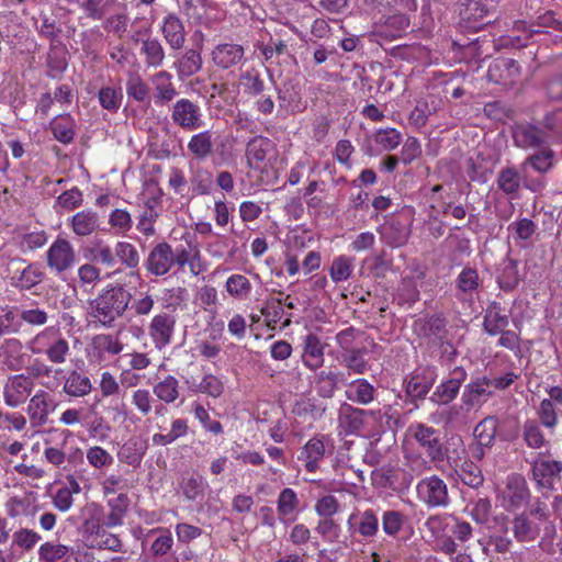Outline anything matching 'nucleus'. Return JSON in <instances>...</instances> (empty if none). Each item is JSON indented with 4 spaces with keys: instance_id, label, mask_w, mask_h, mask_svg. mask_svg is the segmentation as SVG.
Listing matches in <instances>:
<instances>
[{
    "instance_id": "obj_39",
    "label": "nucleus",
    "mask_w": 562,
    "mask_h": 562,
    "mask_svg": "<svg viewBox=\"0 0 562 562\" xmlns=\"http://www.w3.org/2000/svg\"><path fill=\"white\" fill-rule=\"evenodd\" d=\"M469 177L471 181L485 184L492 173V159L490 156L477 154L475 158L470 159Z\"/></svg>"
},
{
    "instance_id": "obj_6",
    "label": "nucleus",
    "mask_w": 562,
    "mask_h": 562,
    "mask_svg": "<svg viewBox=\"0 0 562 562\" xmlns=\"http://www.w3.org/2000/svg\"><path fill=\"white\" fill-rule=\"evenodd\" d=\"M170 111L173 124L184 131H195L203 125L201 108L189 99L177 100Z\"/></svg>"
},
{
    "instance_id": "obj_50",
    "label": "nucleus",
    "mask_w": 562,
    "mask_h": 562,
    "mask_svg": "<svg viewBox=\"0 0 562 562\" xmlns=\"http://www.w3.org/2000/svg\"><path fill=\"white\" fill-rule=\"evenodd\" d=\"M358 532L364 538H371L379 531V518L372 509H367L359 515Z\"/></svg>"
},
{
    "instance_id": "obj_59",
    "label": "nucleus",
    "mask_w": 562,
    "mask_h": 562,
    "mask_svg": "<svg viewBox=\"0 0 562 562\" xmlns=\"http://www.w3.org/2000/svg\"><path fill=\"white\" fill-rule=\"evenodd\" d=\"M536 229L537 225L529 218H521L508 225V232L521 240L530 239Z\"/></svg>"
},
{
    "instance_id": "obj_43",
    "label": "nucleus",
    "mask_w": 562,
    "mask_h": 562,
    "mask_svg": "<svg viewBox=\"0 0 562 562\" xmlns=\"http://www.w3.org/2000/svg\"><path fill=\"white\" fill-rule=\"evenodd\" d=\"M519 282L517 262L508 259L501 263L497 276V283L504 290L514 289Z\"/></svg>"
},
{
    "instance_id": "obj_56",
    "label": "nucleus",
    "mask_w": 562,
    "mask_h": 562,
    "mask_svg": "<svg viewBox=\"0 0 562 562\" xmlns=\"http://www.w3.org/2000/svg\"><path fill=\"white\" fill-rule=\"evenodd\" d=\"M92 344L94 349L101 353L108 352L110 355H117L123 349V345L120 340L108 334L97 335L93 338Z\"/></svg>"
},
{
    "instance_id": "obj_57",
    "label": "nucleus",
    "mask_w": 562,
    "mask_h": 562,
    "mask_svg": "<svg viewBox=\"0 0 562 562\" xmlns=\"http://www.w3.org/2000/svg\"><path fill=\"white\" fill-rule=\"evenodd\" d=\"M122 98L123 94L121 89L104 87L99 91L100 104L103 109L109 111H117L121 105Z\"/></svg>"
},
{
    "instance_id": "obj_7",
    "label": "nucleus",
    "mask_w": 562,
    "mask_h": 562,
    "mask_svg": "<svg viewBox=\"0 0 562 562\" xmlns=\"http://www.w3.org/2000/svg\"><path fill=\"white\" fill-rule=\"evenodd\" d=\"M416 490L418 498L428 507H446L450 502L447 484L437 475L420 480Z\"/></svg>"
},
{
    "instance_id": "obj_41",
    "label": "nucleus",
    "mask_w": 562,
    "mask_h": 562,
    "mask_svg": "<svg viewBox=\"0 0 562 562\" xmlns=\"http://www.w3.org/2000/svg\"><path fill=\"white\" fill-rule=\"evenodd\" d=\"M92 389L90 379L82 375L80 372L72 370L64 384V391L75 397L85 396L90 393Z\"/></svg>"
},
{
    "instance_id": "obj_35",
    "label": "nucleus",
    "mask_w": 562,
    "mask_h": 562,
    "mask_svg": "<svg viewBox=\"0 0 562 562\" xmlns=\"http://www.w3.org/2000/svg\"><path fill=\"white\" fill-rule=\"evenodd\" d=\"M99 226V217L95 212L81 211L71 218V227L76 235L88 236Z\"/></svg>"
},
{
    "instance_id": "obj_38",
    "label": "nucleus",
    "mask_w": 562,
    "mask_h": 562,
    "mask_svg": "<svg viewBox=\"0 0 562 562\" xmlns=\"http://www.w3.org/2000/svg\"><path fill=\"white\" fill-rule=\"evenodd\" d=\"M87 250L90 260L97 265H102L106 268H113L116 265L114 249L101 239L93 241Z\"/></svg>"
},
{
    "instance_id": "obj_32",
    "label": "nucleus",
    "mask_w": 562,
    "mask_h": 562,
    "mask_svg": "<svg viewBox=\"0 0 562 562\" xmlns=\"http://www.w3.org/2000/svg\"><path fill=\"white\" fill-rule=\"evenodd\" d=\"M49 395L47 392L40 390L30 400L27 414L32 420H37L40 425L46 424L49 414Z\"/></svg>"
},
{
    "instance_id": "obj_29",
    "label": "nucleus",
    "mask_w": 562,
    "mask_h": 562,
    "mask_svg": "<svg viewBox=\"0 0 562 562\" xmlns=\"http://www.w3.org/2000/svg\"><path fill=\"white\" fill-rule=\"evenodd\" d=\"M488 9L481 0H464L461 3L460 16L472 27H479L483 19L487 16Z\"/></svg>"
},
{
    "instance_id": "obj_52",
    "label": "nucleus",
    "mask_w": 562,
    "mask_h": 562,
    "mask_svg": "<svg viewBox=\"0 0 562 562\" xmlns=\"http://www.w3.org/2000/svg\"><path fill=\"white\" fill-rule=\"evenodd\" d=\"M240 82L244 87L245 93L249 95H258L265 90V82L260 77V74L255 69H250L241 74Z\"/></svg>"
},
{
    "instance_id": "obj_16",
    "label": "nucleus",
    "mask_w": 562,
    "mask_h": 562,
    "mask_svg": "<svg viewBox=\"0 0 562 562\" xmlns=\"http://www.w3.org/2000/svg\"><path fill=\"white\" fill-rule=\"evenodd\" d=\"M447 321L441 315H431L416 319L414 322V331L423 338L441 340L447 334Z\"/></svg>"
},
{
    "instance_id": "obj_14",
    "label": "nucleus",
    "mask_w": 562,
    "mask_h": 562,
    "mask_svg": "<svg viewBox=\"0 0 562 562\" xmlns=\"http://www.w3.org/2000/svg\"><path fill=\"white\" fill-rule=\"evenodd\" d=\"M154 87V99L156 104H166L171 102L178 94L177 88L172 82V76L166 70H160L150 77Z\"/></svg>"
},
{
    "instance_id": "obj_48",
    "label": "nucleus",
    "mask_w": 562,
    "mask_h": 562,
    "mask_svg": "<svg viewBox=\"0 0 562 562\" xmlns=\"http://www.w3.org/2000/svg\"><path fill=\"white\" fill-rule=\"evenodd\" d=\"M396 297L400 305H413L419 301V289L417 282L413 278H404L398 286Z\"/></svg>"
},
{
    "instance_id": "obj_15",
    "label": "nucleus",
    "mask_w": 562,
    "mask_h": 562,
    "mask_svg": "<svg viewBox=\"0 0 562 562\" xmlns=\"http://www.w3.org/2000/svg\"><path fill=\"white\" fill-rule=\"evenodd\" d=\"M380 234L386 245L396 248L407 243L411 231L406 223L392 218L381 226Z\"/></svg>"
},
{
    "instance_id": "obj_61",
    "label": "nucleus",
    "mask_w": 562,
    "mask_h": 562,
    "mask_svg": "<svg viewBox=\"0 0 562 562\" xmlns=\"http://www.w3.org/2000/svg\"><path fill=\"white\" fill-rule=\"evenodd\" d=\"M69 352V344L65 338L55 339L46 349L45 353L53 363H63Z\"/></svg>"
},
{
    "instance_id": "obj_22",
    "label": "nucleus",
    "mask_w": 562,
    "mask_h": 562,
    "mask_svg": "<svg viewBox=\"0 0 562 562\" xmlns=\"http://www.w3.org/2000/svg\"><path fill=\"white\" fill-rule=\"evenodd\" d=\"M130 504V497L125 493H120L115 497L110 498L108 501L110 512L104 516L103 525L108 528L121 526L128 510Z\"/></svg>"
},
{
    "instance_id": "obj_31",
    "label": "nucleus",
    "mask_w": 562,
    "mask_h": 562,
    "mask_svg": "<svg viewBox=\"0 0 562 562\" xmlns=\"http://www.w3.org/2000/svg\"><path fill=\"white\" fill-rule=\"evenodd\" d=\"M180 487L187 499L195 501L204 496L207 483L198 472H192L191 474L182 475Z\"/></svg>"
},
{
    "instance_id": "obj_33",
    "label": "nucleus",
    "mask_w": 562,
    "mask_h": 562,
    "mask_svg": "<svg viewBox=\"0 0 562 562\" xmlns=\"http://www.w3.org/2000/svg\"><path fill=\"white\" fill-rule=\"evenodd\" d=\"M495 68L498 74V79L494 80V82L504 86V87H513L519 80L520 76V67L519 64L514 59L503 58L497 61Z\"/></svg>"
},
{
    "instance_id": "obj_37",
    "label": "nucleus",
    "mask_w": 562,
    "mask_h": 562,
    "mask_svg": "<svg viewBox=\"0 0 562 562\" xmlns=\"http://www.w3.org/2000/svg\"><path fill=\"white\" fill-rule=\"evenodd\" d=\"M114 254L116 262L120 261L126 269H138L140 256L133 244L127 241H117L114 246Z\"/></svg>"
},
{
    "instance_id": "obj_40",
    "label": "nucleus",
    "mask_w": 562,
    "mask_h": 562,
    "mask_svg": "<svg viewBox=\"0 0 562 562\" xmlns=\"http://www.w3.org/2000/svg\"><path fill=\"white\" fill-rule=\"evenodd\" d=\"M366 348H357L341 353V362L350 372L355 374H364L369 369L364 356Z\"/></svg>"
},
{
    "instance_id": "obj_42",
    "label": "nucleus",
    "mask_w": 562,
    "mask_h": 562,
    "mask_svg": "<svg viewBox=\"0 0 562 562\" xmlns=\"http://www.w3.org/2000/svg\"><path fill=\"white\" fill-rule=\"evenodd\" d=\"M45 273L40 263H30L26 266L18 277L14 285L21 290H30L40 284L44 280Z\"/></svg>"
},
{
    "instance_id": "obj_11",
    "label": "nucleus",
    "mask_w": 562,
    "mask_h": 562,
    "mask_svg": "<svg viewBox=\"0 0 562 562\" xmlns=\"http://www.w3.org/2000/svg\"><path fill=\"white\" fill-rule=\"evenodd\" d=\"M144 265L146 270L155 277L167 274L173 267L171 246L167 241H160L155 245Z\"/></svg>"
},
{
    "instance_id": "obj_46",
    "label": "nucleus",
    "mask_w": 562,
    "mask_h": 562,
    "mask_svg": "<svg viewBox=\"0 0 562 562\" xmlns=\"http://www.w3.org/2000/svg\"><path fill=\"white\" fill-rule=\"evenodd\" d=\"M353 259L341 255L333 260L329 269V276L335 283H339L351 277Z\"/></svg>"
},
{
    "instance_id": "obj_5",
    "label": "nucleus",
    "mask_w": 562,
    "mask_h": 562,
    "mask_svg": "<svg viewBox=\"0 0 562 562\" xmlns=\"http://www.w3.org/2000/svg\"><path fill=\"white\" fill-rule=\"evenodd\" d=\"M380 417L381 411H367L345 403L339 409L338 422L346 435H359L369 418L378 420Z\"/></svg>"
},
{
    "instance_id": "obj_17",
    "label": "nucleus",
    "mask_w": 562,
    "mask_h": 562,
    "mask_svg": "<svg viewBox=\"0 0 562 562\" xmlns=\"http://www.w3.org/2000/svg\"><path fill=\"white\" fill-rule=\"evenodd\" d=\"M147 450V443L139 437H132L125 441L117 452L121 462L138 468Z\"/></svg>"
},
{
    "instance_id": "obj_27",
    "label": "nucleus",
    "mask_w": 562,
    "mask_h": 562,
    "mask_svg": "<svg viewBox=\"0 0 562 562\" xmlns=\"http://www.w3.org/2000/svg\"><path fill=\"white\" fill-rule=\"evenodd\" d=\"M49 128L55 139L65 145L72 143L76 135V122L69 114L56 116L49 123Z\"/></svg>"
},
{
    "instance_id": "obj_44",
    "label": "nucleus",
    "mask_w": 562,
    "mask_h": 562,
    "mask_svg": "<svg viewBox=\"0 0 562 562\" xmlns=\"http://www.w3.org/2000/svg\"><path fill=\"white\" fill-rule=\"evenodd\" d=\"M474 438L477 441L479 453H474L476 457L484 456V448L490 450L492 448V417H485L474 428Z\"/></svg>"
},
{
    "instance_id": "obj_25",
    "label": "nucleus",
    "mask_w": 562,
    "mask_h": 562,
    "mask_svg": "<svg viewBox=\"0 0 562 562\" xmlns=\"http://www.w3.org/2000/svg\"><path fill=\"white\" fill-rule=\"evenodd\" d=\"M491 394V381L487 378H483L468 384L462 396L467 405L475 406L487 402Z\"/></svg>"
},
{
    "instance_id": "obj_36",
    "label": "nucleus",
    "mask_w": 562,
    "mask_h": 562,
    "mask_svg": "<svg viewBox=\"0 0 562 562\" xmlns=\"http://www.w3.org/2000/svg\"><path fill=\"white\" fill-rule=\"evenodd\" d=\"M147 67H159L165 60V49L156 37L146 36L140 48Z\"/></svg>"
},
{
    "instance_id": "obj_4",
    "label": "nucleus",
    "mask_w": 562,
    "mask_h": 562,
    "mask_svg": "<svg viewBox=\"0 0 562 562\" xmlns=\"http://www.w3.org/2000/svg\"><path fill=\"white\" fill-rule=\"evenodd\" d=\"M414 438L434 464L438 465L446 459L449 460L438 429L425 424H417L414 427Z\"/></svg>"
},
{
    "instance_id": "obj_62",
    "label": "nucleus",
    "mask_w": 562,
    "mask_h": 562,
    "mask_svg": "<svg viewBox=\"0 0 562 562\" xmlns=\"http://www.w3.org/2000/svg\"><path fill=\"white\" fill-rule=\"evenodd\" d=\"M526 513L528 514L529 518L532 517L539 525L550 521L552 517V510L550 509L549 505L546 501L540 498H537L535 502H532L528 507V512Z\"/></svg>"
},
{
    "instance_id": "obj_54",
    "label": "nucleus",
    "mask_w": 562,
    "mask_h": 562,
    "mask_svg": "<svg viewBox=\"0 0 562 562\" xmlns=\"http://www.w3.org/2000/svg\"><path fill=\"white\" fill-rule=\"evenodd\" d=\"M404 515L397 510H386L382 516V529L387 536L395 537L404 525Z\"/></svg>"
},
{
    "instance_id": "obj_24",
    "label": "nucleus",
    "mask_w": 562,
    "mask_h": 562,
    "mask_svg": "<svg viewBox=\"0 0 562 562\" xmlns=\"http://www.w3.org/2000/svg\"><path fill=\"white\" fill-rule=\"evenodd\" d=\"M562 471L560 461L539 459L533 462L532 474L538 485L550 487L553 479Z\"/></svg>"
},
{
    "instance_id": "obj_45",
    "label": "nucleus",
    "mask_w": 562,
    "mask_h": 562,
    "mask_svg": "<svg viewBox=\"0 0 562 562\" xmlns=\"http://www.w3.org/2000/svg\"><path fill=\"white\" fill-rule=\"evenodd\" d=\"M456 472L462 483L470 487L477 488L483 484L484 477L482 471L472 461H464Z\"/></svg>"
},
{
    "instance_id": "obj_20",
    "label": "nucleus",
    "mask_w": 562,
    "mask_h": 562,
    "mask_svg": "<svg viewBox=\"0 0 562 562\" xmlns=\"http://www.w3.org/2000/svg\"><path fill=\"white\" fill-rule=\"evenodd\" d=\"M302 361L313 371L319 369L324 364V345L314 334H308L304 339Z\"/></svg>"
},
{
    "instance_id": "obj_28",
    "label": "nucleus",
    "mask_w": 562,
    "mask_h": 562,
    "mask_svg": "<svg viewBox=\"0 0 562 562\" xmlns=\"http://www.w3.org/2000/svg\"><path fill=\"white\" fill-rule=\"evenodd\" d=\"M212 133L203 131L191 136L188 143L189 153L198 160H205L213 153Z\"/></svg>"
},
{
    "instance_id": "obj_30",
    "label": "nucleus",
    "mask_w": 562,
    "mask_h": 562,
    "mask_svg": "<svg viewBox=\"0 0 562 562\" xmlns=\"http://www.w3.org/2000/svg\"><path fill=\"white\" fill-rule=\"evenodd\" d=\"M66 53L65 46L50 44L46 60L48 77L53 79H59L61 77L68 66Z\"/></svg>"
},
{
    "instance_id": "obj_10",
    "label": "nucleus",
    "mask_w": 562,
    "mask_h": 562,
    "mask_svg": "<svg viewBox=\"0 0 562 562\" xmlns=\"http://www.w3.org/2000/svg\"><path fill=\"white\" fill-rule=\"evenodd\" d=\"M46 261L47 266L57 273L70 269L76 261L74 247L68 240L57 238L47 250Z\"/></svg>"
},
{
    "instance_id": "obj_49",
    "label": "nucleus",
    "mask_w": 562,
    "mask_h": 562,
    "mask_svg": "<svg viewBox=\"0 0 562 562\" xmlns=\"http://www.w3.org/2000/svg\"><path fill=\"white\" fill-rule=\"evenodd\" d=\"M277 503L280 517L293 516L299 507V498L295 492L289 487L281 491Z\"/></svg>"
},
{
    "instance_id": "obj_2",
    "label": "nucleus",
    "mask_w": 562,
    "mask_h": 562,
    "mask_svg": "<svg viewBox=\"0 0 562 562\" xmlns=\"http://www.w3.org/2000/svg\"><path fill=\"white\" fill-rule=\"evenodd\" d=\"M437 379L436 369L434 367H422L414 370L404 379L406 402L415 407L419 406V402L424 401L434 386Z\"/></svg>"
},
{
    "instance_id": "obj_19",
    "label": "nucleus",
    "mask_w": 562,
    "mask_h": 562,
    "mask_svg": "<svg viewBox=\"0 0 562 562\" xmlns=\"http://www.w3.org/2000/svg\"><path fill=\"white\" fill-rule=\"evenodd\" d=\"M512 530L518 542L535 541L540 535L539 524L531 520L526 512H522L513 519Z\"/></svg>"
},
{
    "instance_id": "obj_60",
    "label": "nucleus",
    "mask_w": 562,
    "mask_h": 562,
    "mask_svg": "<svg viewBox=\"0 0 562 562\" xmlns=\"http://www.w3.org/2000/svg\"><path fill=\"white\" fill-rule=\"evenodd\" d=\"M498 187L507 194L515 193L520 184V177L516 169L507 168L498 176Z\"/></svg>"
},
{
    "instance_id": "obj_58",
    "label": "nucleus",
    "mask_w": 562,
    "mask_h": 562,
    "mask_svg": "<svg viewBox=\"0 0 562 562\" xmlns=\"http://www.w3.org/2000/svg\"><path fill=\"white\" fill-rule=\"evenodd\" d=\"M68 552V547L64 544H54L52 542H45L40 547L38 555L42 561L56 562L65 558Z\"/></svg>"
},
{
    "instance_id": "obj_55",
    "label": "nucleus",
    "mask_w": 562,
    "mask_h": 562,
    "mask_svg": "<svg viewBox=\"0 0 562 562\" xmlns=\"http://www.w3.org/2000/svg\"><path fill=\"white\" fill-rule=\"evenodd\" d=\"M192 190L198 195L210 194L213 187L212 176L204 169H198L190 179Z\"/></svg>"
},
{
    "instance_id": "obj_63",
    "label": "nucleus",
    "mask_w": 562,
    "mask_h": 562,
    "mask_svg": "<svg viewBox=\"0 0 562 562\" xmlns=\"http://www.w3.org/2000/svg\"><path fill=\"white\" fill-rule=\"evenodd\" d=\"M315 531L325 540L335 541L339 537L340 527L333 517H322L315 528Z\"/></svg>"
},
{
    "instance_id": "obj_12",
    "label": "nucleus",
    "mask_w": 562,
    "mask_h": 562,
    "mask_svg": "<svg viewBox=\"0 0 562 562\" xmlns=\"http://www.w3.org/2000/svg\"><path fill=\"white\" fill-rule=\"evenodd\" d=\"M176 318L168 314L161 313L156 315L149 325V335L158 349H162L171 342Z\"/></svg>"
},
{
    "instance_id": "obj_8",
    "label": "nucleus",
    "mask_w": 562,
    "mask_h": 562,
    "mask_svg": "<svg viewBox=\"0 0 562 562\" xmlns=\"http://www.w3.org/2000/svg\"><path fill=\"white\" fill-rule=\"evenodd\" d=\"M211 59L214 66L221 70L240 67L247 60L244 46L233 42L215 45L211 53Z\"/></svg>"
},
{
    "instance_id": "obj_23",
    "label": "nucleus",
    "mask_w": 562,
    "mask_h": 562,
    "mask_svg": "<svg viewBox=\"0 0 562 562\" xmlns=\"http://www.w3.org/2000/svg\"><path fill=\"white\" fill-rule=\"evenodd\" d=\"M272 142L263 136L252 137L246 146V157L251 168H259L260 164L267 158L268 153L272 149Z\"/></svg>"
},
{
    "instance_id": "obj_34",
    "label": "nucleus",
    "mask_w": 562,
    "mask_h": 562,
    "mask_svg": "<svg viewBox=\"0 0 562 562\" xmlns=\"http://www.w3.org/2000/svg\"><path fill=\"white\" fill-rule=\"evenodd\" d=\"M340 373L335 371H319L315 376V389L317 394L323 398L333 397L340 380Z\"/></svg>"
},
{
    "instance_id": "obj_47",
    "label": "nucleus",
    "mask_w": 562,
    "mask_h": 562,
    "mask_svg": "<svg viewBox=\"0 0 562 562\" xmlns=\"http://www.w3.org/2000/svg\"><path fill=\"white\" fill-rule=\"evenodd\" d=\"M178 387V380L172 375H168L154 386V393L165 403H173L179 396Z\"/></svg>"
},
{
    "instance_id": "obj_9",
    "label": "nucleus",
    "mask_w": 562,
    "mask_h": 562,
    "mask_svg": "<svg viewBox=\"0 0 562 562\" xmlns=\"http://www.w3.org/2000/svg\"><path fill=\"white\" fill-rule=\"evenodd\" d=\"M35 383L31 376L15 374L8 379L3 387L4 403L9 407H18L25 403L32 394Z\"/></svg>"
},
{
    "instance_id": "obj_51",
    "label": "nucleus",
    "mask_w": 562,
    "mask_h": 562,
    "mask_svg": "<svg viewBox=\"0 0 562 562\" xmlns=\"http://www.w3.org/2000/svg\"><path fill=\"white\" fill-rule=\"evenodd\" d=\"M226 291L236 299L248 296L251 290L249 280L243 274H233L226 281Z\"/></svg>"
},
{
    "instance_id": "obj_13",
    "label": "nucleus",
    "mask_w": 562,
    "mask_h": 562,
    "mask_svg": "<svg viewBox=\"0 0 562 562\" xmlns=\"http://www.w3.org/2000/svg\"><path fill=\"white\" fill-rule=\"evenodd\" d=\"M465 379V371L461 368L453 370L451 378L437 386L430 400L436 404H448L459 393L460 386Z\"/></svg>"
},
{
    "instance_id": "obj_3",
    "label": "nucleus",
    "mask_w": 562,
    "mask_h": 562,
    "mask_svg": "<svg viewBox=\"0 0 562 562\" xmlns=\"http://www.w3.org/2000/svg\"><path fill=\"white\" fill-rule=\"evenodd\" d=\"M530 492L524 476L510 474L497 495L499 506L508 512L521 508L529 499Z\"/></svg>"
},
{
    "instance_id": "obj_1",
    "label": "nucleus",
    "mask_w": 562,
    "mask_h": 562,
    "mask_svg": "<svg viewBox=\"0 0 562 562\" xmlns=\"http://www.w3.org/2000/svg\"><path fill=\"white\" fill-rule=\"evenodd\" d=\"M131 301L132 293L125 285L110 283L88 301V315L94 323L111 328L124 316Z\"/></svg>"
},
{
    "instance_id": "obj_21",
    "label": "nucleus",
    "mask_w": 562,
    "mask_h": 562,
    "mask_svg": "<svg viewBox=\"0 0 562 562\" xmlns=\"http://www.w3.org/2000/svg\"><path fill=\"white\" fill-rule=\"evenodd\" d=\"M173 65L180 79L198 74L203 65L201 48L187 49Z\"/></svg>"
},
{
    "instance_id": "obj_26",
    "label": "nucleus",
    "mask_w": 562,
    "mask_h": 562,
    "mask_svg": "<svg viewBox=\"0 0 562 562\" xmlns=\"http://www.w3.org/2000/svg\"><path fill=\"white\" fill-rule=\"evenodd\" d=\"M376 394L375 387L366 379H357L348 383L346 397L360 405H368L374 401Z\"/></svg>"
},
{
    "instance_id": "obj_64",
    "label": "nucleus",
    "mask_w": 562,
    "mask_h": 562,
    "mask_svg": "<svg viewBox=\"0 0 562 562\" xmlns=\"http://www.w3.org/2000/svg\"><path fill=\"white\" fill-rule=\"evenodd\" d=\"M375 143L386 150H392L400 145L401 133L395 128L379 130L375 134Z\"/></svg>"
},
{
    "instance_id": "obj_53",
    "label": "nucleus",
    "mask_w": 562,
    "mask_h": 562,
    "mask_svg": "<svg viewBox=\"0 0 562 562\" xmlns=\"http://www.w3.org/2000/svg\"><path fill=\"white\" fill-rule=\"evenodd\" d=\"M126 93L137 102H144L148 99L149 88L138 75H133L126 81Z\"/></svg>"
},
{
    "instance_id": "obj_18",
    "label": "nucleus",
    "mask_w": 562,
    "mask_h": 562,
    "mask_svg": "<svg viewBox=\"0 0 562 562\" xmlns=\"http://www.w3.org/2000/svg\"><path fill=\"white\" fill-rule=\"evenodd\" d=\"M162 35L171 49L179 50L186 42V31L181 20L175 14H168L161 27Z\"/></svg>"
}]
</instances>
